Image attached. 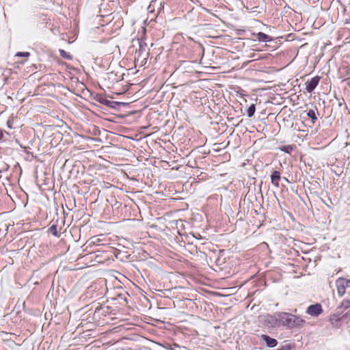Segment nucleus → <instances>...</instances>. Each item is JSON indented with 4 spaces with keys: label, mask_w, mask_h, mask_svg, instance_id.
<instances>
[{
    "label": "nucleus",
    "mask_w": 350,
    "mask_h": 350,
    "mask_svg": "<svg viewBox=\"0 0 350 350\" xmlns=\"http://www.w3.org/2000/svg\"><path fill=\"white\" fill-rule=\"evenodd\" d=\"M277 315L280 317V325L286 326L290 329L301 327L306 321L301 317L284 312H277Z\"/></svg>",
    "instance_id": "f257e3e1"
},
{
    "label": "nucleus",
    "mask_w": 350,
    "mask_h": 350,
    "mask_svg": "<svg viewBox=\"0 0 350 350\" xmlns=\"http://www.w3.org/2000/svg\"><path fill=\"white\" fill-rule=\"evenodd\" d=\"M264 324L270 327L280 326V317H278L277 313L275 315L267 314L263 317Z\"/></svg>",
    "instance_id": "f03ea898"
},
{
    "label": "nucleus",
    "mask_w": 350,
    "mask_h": 350,
    "mask_svg": "<svg viewBox=\"0 0 350 350\" xmlns=\"http://www.w3.org/2000/svg\"><path fill=\"white\" fill-rule=\"evenodd\" d=\"M321 77L319 76H315L312 77L310 81H307L305 83L306 90L308 93H311L318 85L320 81Z\"/></svg>",
    "instance_id": "7ed1b4c3"
},
{
    "label": "nucleus",
    "mask_w": 350,
    "mask_h": 350,
    "mask_svg": "<svg viewBox=\"0 0 350 350\" xmlns=\"http://www.w3.org/2000/svg\"><path fill=\"white\" fill-rule=\"evenodd\" d=\"M306 312L312 317H317L323 312L322 306L320 304L310 305L308 307Z\"/></svg>",
    "instance_id": "20e7f679"
},
{
    "label": "nucleus",
    "mask_w": 350,
    "mask_h": 350,
    "mask_svg": "<svg viewBox=\"0 0 350 350\" xmlns=\"http://www.w3.org/2000/svg\"><path fill=\"white\" fill-rule=\"evenodd\" d=\"M336 286L337 288V293L339 297H342L345 293L347 288L343 282V278H339L336 280Z\"/></svg>",
    "instance_id": "39448f33"
},
{
    "label": "nucleus",
    "mask_w": 350,
    "mask_h": 350,
    "mask_svg": "<svg viewBox=\"0 0 350 350\" xmlns=\"http://www.w3.org/2000/svg\"><path fill=\"white\" fill-rule=\"evenodd\" d=\"M260 338L266 342V345L269 347H275L278 345L276 339L273 338L268 335L262 334Z\"/></svg>",
    "instance_id": "423d86ee"
},
{
    "label": "nucleus",
    "mask_w": 350,
    "mask_h": 350,
    "mask_svg": "<svg viewBox=\"0 0 350 350\" xmlns=\"http://www.w3.org/2000/svg\"><path fill=\"white\" fill-rule=\"evenodd\" d=\"M253 35L256 37V40H258L259 42H269L273 40V38L263 33V32H258L257 33H253Z\"/></svg>",
    "instance_id": "0eeeda50"
},
{
    "label": "nucleus",
    "mask_w": 350,
    "mask_h": 350,
    "mask_svg": "<svg viewBox=\"0 0 350 350\" xmlns=\"http://www.w3.org/2000/svg\"><path fill=\"white\" fill-rule=\"evenodd\" d=\"M281 179L280 172L274 170L271 174V182L276 187H279V181Z\"/></svg>",
    "instance_id": "6e6552de"
},
{
    "label": "nucleus",
    "mask_w": 350,
    "mask_h": 350,
    "mask_svg": "<svg viewBox=\"0 0 350 350\" xmlns=\"http://www.w3.org/2000/svg\"><path fill=\"white\" fill-rule=\"evenodd\" d=\"M110 307L100 305L95 308V313H100L101 314L106 315L109 313Z\"/></svg>",
    "instance_id": "1a4fd4ad"
},
{
    "label": "nucleus",
    "mask_w": 350,
    "mask_h": 350,
    "mask_svg": "<svg viewBox=\"0 0 350 350\" xmlns=\"http://www.w3.org/2000/svg\"><path fill=\"white\" fill-rule=\"evenodd\" d=\"M94 98L96 101L105 106H107L109 102V100H107L104 95L100 94H97Z\"/></svg>",
    "instance_id": "9d476101"
},
{
    "label": "nucleus",
    "mask_w": 350,
    "mask_h": 350,
    "mask_svg": "<svg viewBox=\"0 0 350 350\" xmlns=\"http://www.w3.org/2000/svg\"><path fill=\"white\" fill-rule=\"evenodd\" d=\"M316 113H318V110L317 108H315V110L314 109H310L307 111V116L308 118H310L312 120V122L314 124L316 120H317V117L316 116Z\"/></svg>",
    "instance_id": "9b49d317"
},
{
    "label": "nucleus",
    "mask_w": 350,
    "mask_h": 350,
    "mask_svg": "<svg viewBox=\"0 0 350 350\" xmlns=\"http://www.w3.org/2000/svg\"><path fill=\"white\" fill-rule=\"evenodd\" d=\"M163 347L167 350H176V349L180 347V345H178L176 343H173L172 345L169 343H165L163 345Z\"/></svg>",
    "instance_id": "f8f14e48"
},
{
    "label": "nucleus",
    "mask_w": 350,
    "mask_h": 350,
    "mask_svg": "<svg viewBox=\"0 0 350 350\" xmlns=\"http://www.w3.org/2000/svg\"><path fill=\"white\" fill-rule=\"evenodd\" d=\"M49 232L50 233H51L53 236L55 237H59V234L58 233V231H57V226L56 224H53L49 228Z\"/></svg>",
    "instance_id": "ddd939ff"
},
{
    "label": "nucleus",
    "mask_w": 350,
    "mask_h": 350,
    "mask_svg": "<svg viewBox=\"0 0 350 350\" xmlns=\"http://www.w3.org/2000/svg\"><path fill=\"white\" fill-rule=\"evenodd\" d=\"M256 111V106L254 104H252L247 110V115L249 118H252Z\"/></svg>",
    "instance_id": "4468645a"
},
{
    "label": "nucleus",
    "mask_w": 350,
    "mask_h": 350,
    "mask_svg": "<svg viewBox=\"0 0 350 350\" xmlns=\"http://www.w3.org/2000/svg\"><path fill=\"white\" fill-rule=\"evenodd\" d=\"M122 104L123 103L120 102L109 100L107 107H109L111 109H118Z\"/></svg>",
    "instance_id": "2eb2a0df"
},
{
    "label": "nucleus",
    "mask_w": 350,
    "mask_h": 350,
    "mask_svg": "<svg viewBox=\"0 0 350 350\" xmlns=\"http://www.w3.org/2000/svg\"><path fill=\"white\" fill-rule=\"evenodd\" d=\"M279 149L284 152L290 154L293 150V146L292 145L282 146Z\"/></svg>",
    "instance_id": "dca6fc26"
},
{
    "label": "nucleus",
    "mask_w": 350,
    "mask_h": 350,
    "mask_svg": "<svg viewBox=\"0 0 350 350\" xmlns=\"http://www.w3.org/2000/svg\"><path fill=\"white\" fill-rule=\"evenodd\" d=\"M59 55H61L62 57L66 59H72V55L66 52V51L63 50V49H59Z\"/></svg>",
    "instance_id": "f3484780"
},
{
    "label": "nucleus",
    "mask_w": 350,
    "mask_h": 350,
    "mask_svg": "<svg viewBox=\"0 0 350 350\" xmlns=\"http://www.w3.org/2000/svg\"><path fill=\"white\" fill-rule=\"evenodd\" d=\"M146 44L144 43V44L142 43H139V47L136 51V53H138V55L140 56L143 54L144 52H145Z\"/></svg>",
    "instance_id": "a211bd4d"
},
{
    "label": "nucleus",
    "mask_w": 350,
    "mask_h": 350,
    "mask_svg": "<svg viewBox=\"0 0 350 350\" xmlns=\"http://www.w3.org/2000/svg\"><path fill=\"white\" fill-rule=\"evenodd\" d=\"M340 308L347 309L350 308V300H343L339 306Z\"/></svg>",
    "instance_id": "6ab92c4d"
},
{
    "label": "nucleus",
    "mask_w": 350,
    "mask_h": 350,
    "mask_svg": "<svg viewBox=\"0 0 350 350\" xmlns=\"http://www.w3.org/2000/svg\"><path fill=\"white\" fill-rule=\"evenodd\" d=\"M14 116L13 115H12L11 116L9 117L8 121H7V126L9 128V129H12L13 128V123H14Z\"/></svg>",
    "instance_id": "aec40b11"
},
{
    "label": "nucleus",
    "mask_w": 350,
    "mask_h": 350,
    "mask_svg": "<svg viewBox=\"0 0 350 350\" xmlns=\"http://www.w3.org/2000/svg\"><path fill=\"white\" fill-rule=\"evenodd\" d=\"M30 53L29 52H18L16 54V57H29Z\"/></svg>",
    "instance_id": "412c9836"
},
{
    "label": "nucleus",
    "mask_w": 350,
    "mask_h": 350,
    "mask_svg": "<svg viewBox=\"0 0 350 350\" xmlns=\"http://www.w3.org/2000/svg\"><path fill=\"white\" fill-rule=\"evenodd\" d=\"M5 133L8 134L5 131L0 129V142L3 139Z\"/></svg>",
    "instance_id": "4be33fe9"
},
{
    "label": "nucleus",
    "mask_w": 350,
    "mask_h": 350,
    "mask_svg": "<svg viewBox=\"0 0 350 350\" xmlns=\"http://www.w3.org/2000/svg\"><path fill=\"white\" fill-rule=\"evenodd\" d=\"M343 282L347 288L350 287V280H346V279L343 278Z\"/></svg>",
    "instance_id": "5701e85b"
},
{
    "label": "nucleus",
    "mask_w": 350,
    "mask_h": 350,
    "mask_svg": "<svg viewBox=\"0 0 350 350\" xmlns=\"http://www.w3.org/2000/svg\"><path fill=\"white\" fill-rule=\"evenodd\" d=\"M347 314H348V312H347L345 314H344L341 317H340L339 316H336V317H337L338 319H343L347 316Z\"/></svg>",
    "instance_id": "b1692460"
}]
</instances>
